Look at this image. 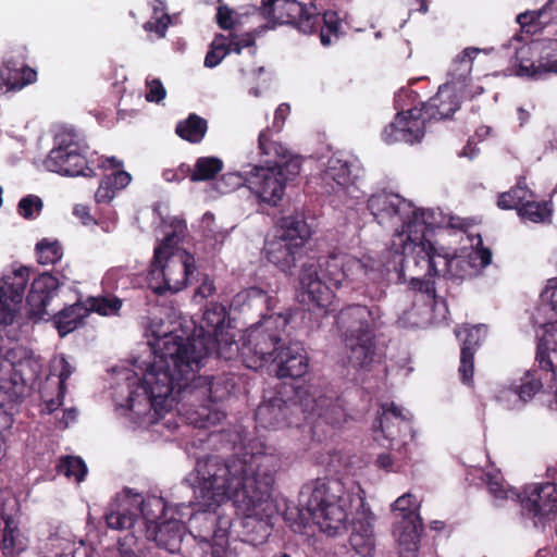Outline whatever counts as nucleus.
<instances>
[{"label":"nucleus","mask_w":557,"mask_h":557,"mask_svg":"<svg viewBox=\"0 0 557 557\" xmlns=\"http://www.w3.org/2000/svg\"><path fill=\"white\" fill-rule=\"evenodd\" d=\"M1 86L4 91L21 90L37 78V73L27 66L24 60H5L0 67Z\"/></svg>","instance_id":"473e14b6"},{"label":"nucleus","mask_w":557,"mask_h":557,"mask_svg":"<svg viewBox=\"0 0 557 557\" xmlns=\"http://www.w3.org/2000/svg\"><path fill=\"white\" fill-rule=\"evenodd\" d=\"M26 280L22 275L10 276L0 287V324H11L22 302Z\"/></svg>","instance_id":"7c9ffc66"},{"label":"nucleus","mask_w":557,"mask_h":557,"mask_svg":"<svg viewBox=\"0 0 557 557\" xmlns=\"http://www.w3.org/2000/svg\"><path fill=\"white\" fill-rule=\"evenodd\" d=\"M543 305L537 309V313L554 311L557 315V277L548 280L545 289L541 294Z\"/></svg>","instance_id":"4d7b16f0"},{"label":"nucleus","mask_w":557,"mask_h":557,"mask_svg":"<svg viewBox=\"0 0 557 557\" xmlns=\"http://www.w3.org/2000/svg\"><path fill=\"white\" fill-rule=\"evenodd\" d=\"M503 51L510 58L517 76L543 79L549 75H557V39L555 38L528 44L515 36L503 46Z\"/></svg>","instance_id":"ddd939ff"},{"label":"nucleus","mask_w":557,"mask_h":557,"mask_svg":"<svg viewBox=\"0 0 557 557\" xmlns=\"http://www.w3.org/2000/svg\"><path fill=\"white\" fill-rule=\"evenodd\" d=\"M284 520L295 533H302L308 523V518L305 517L302 511L296 507L287 508L284 513Z\"/></svg>","instance_id":"13d9d810"},{"label":"nucleus","mask_w":557,"mask_h":557,"mask_svg":"<svg viewBox=\"0 0 557 557\" xmlns=\"http://www.w3.org/2000/svg\"><path fill=\"white\" fill-rule=\"evenodd\" d=\"M226 309L221 304H210L203 312L198 330H195L193 336H189V344L194 346L197 343V348L194 350L206 349L203 360L211 356L213 352L219 357L220 347L226 345V341H235L234 335L230 333V323L226 322Z\"/></svg>","instance_id":"a211bd4d"},{"label":"nucleus","mask_w":557,"mask_h":557,"mask_svg":"<svg viewBox=\"0 0 557 557\" xmlns=\"http://www.w3.org/2000/svg\"><path fill=\"white\" fill-rule=\"evenodd\" d=\"M216 23L223 29H231L234 26L233 11L226 5H219Z\"/></svg>","instance_id":"0e129e2a"},{"label":"nucleus","mask_w":557,"mask_h":557,"mask_svg":"<svg viewBox=\"0 0 557 557\" xmlns=\"http://www.w3.org/2000/svg\"><path fill=\"white\" fill-rule=\"evenodd\" d=\"M146 95L145 98L149 102H160L166 96V90L160 79L148 77L146 79Z\"/></svg>","instance_id":"052dcab7"},{"label":"nucleus","mask_w":557,"mask_h":557,"mask_svg":"<svg viewBox=\"0 0 557 557\" xmlns=\"http://www.w3.org/2000/svg\"><path fill=\"white\" fill-rule=\"evenodd\" d=\"M262 14L281 24H295L304 34H312L320 26V16L314 5L305 7L297 0L268 2L261 7Z\"/></svg>","instance_id":"aec40b11"},{"label":"nucleus","mask_w":557,"mask_h":557,"mask_svg":"<svg viewBox=\"0 0 557 557\" xmlns=\"http://www.w3.org/2000/svg\"><path fill=\"white\" fill-rule=\"evenodd\" d=\"M455 335L462 343L459 373L462 382L470 384L474 370V351L486 336V326L479 324L471 327H457Z\"/></svg>","instance_id":"a878e982"},{"label":"nucleus","mask_w":557,"mask_h":557,"mask_svg":"<svg viewBox=\"0 0 557 557\" xmlns=\"http://www.w3.org/2000/svg\"><path fill=\"white\" fill-rule=\"evenodd\" d=\"M480 52L479 48L469 47L456 55L447 72L445 84L454 85V88L458 89L459 92H463L472 71L473 60Z\"/></svg>","instance_id":"c9c22d12"},{"label":"nucleus","mask_w":557,"mask_h":557,"mask_svg":"<svg viewBox=\"0 0 557 557\" xmlns=\"http://www.w3.org/2000/svg\"><path fill=\"white\" fill-rule=\"evenodd\" d=\"M22 396H12V397H3V401L0 403V436H7V433L10 431L13 424V416L9 412L5 407L9 404L17 401Z\"/></svg>","instance_id":"bf43d9fd"},{"label":"nucleus","mask_w":557,"mask_h":557,"mask_svg":"<svg viewBox=\"0 0 557 557\" xmlns=\"http://www.w3.org/2000/svg\"><path fill=\"white\" fill-rule=\"evenodd\" d=\"M392 269L397 270L396 262L392 265L370 255L357 258L333 250L319 257L315 263L302 265L298 297L304 305L326 310L336 299L334 290H355L368 284H380Z\"/></svg>","instance_id":"20e7f679"},{"label":"nucleus","mask_w":557,"mask_h":557,"mask_svg":"<svg viewBox=\"0 0 557 557\" xmlns=\"http://www.w3.org/2000/svg\"><path fill=\"white\" fill-rule=\"evenodd\" d=\"M511 191L515 196L513 200L516 202L518 211H519V207L523 206L528 200L533 198L532 191L522 182H519L517 184V186L511 188Z\"/></svg>","instance_id":"e2e57ef3"},{"label":"nucleus","mask_w":557,"mask_h":557,"mask_svg":"<svg viewBox=\"0 0 557 557\" xmlns=\"http://www.w3.org/2000/svg\"><path fill=\"white\" fill-rule=\"evenodd\" d=\"M306 510L320 531L335 536L347 530L351 515L349 542L354 550L362 557H372L375 549L373 523L374 513L366 503L364 492L358 486L356 493H345L339 483L317 481L306 502Z\"/></svg>","instance_id":"39448f33"},{"label":"nucleus","mask_w":557,"mask_h":557,"mask_svg":"<svg viewBox=\"0 0 557 557\" xmlns=\"http://www.w3.org/2000/svg\"><path fill=\"white\" fill-rule=\"evenodd\" d=\"M78 541L66 525L57 527L45 540L41 557H72Z\"/></svg>","instance_id":"72a5a7b5"},{"label":"nucleus","mask_w":557,"mask_h":557,"mask_svg":"<svg viewBox=\"0 0 557 557\" xmlns=\"http://www.w3.org/2000/svg\"><path fill=\"white\" fill-rule=\"evenodd\" d=\"M36 255L40 264H54L61 260L63 250L57 239L44 238L36 245Z\"/></svg>","instance_id":"de8ad7c7"},{"label":"nucleus","mask_w":557,"mask_h":557,"mask_svg":"<svg viewBox=\"0 0 557 557\" xmlns=\"http://www.w3.org/2000/svg\"><path fill=\"white\" fill-rule=\"evenodd\" d=\"M140 494L131 491L117 495L108 506L104 519L112 530H132L143 524L139 517Z\"/></svg>","instance_id":"5701e85b"},{"label":"nucleus","mask_w":557,"mask_h":557,"mask_svg":"<svg viewBox=\"0 0 557 557\" xmlns=\"http://www.w3.org/2000/svg\"><path fill=\"white\" fill-rule=\"evenodd\" d=\"M98 162L100 168L115 170L113 173L103 176L95 194L97 203H109L120 190L131 183L132 176L128 172L121 170L123 162L115 157H101Z\"/></svg>","instance_id":"bb28decb"},{"label":"nucleus","mask_w":557,"mask_h":557,"mask_svg":"<svg viewBox=\"0 0 557 557\" xmlns=\"http://www.w3.org/2000/svg\"><path fill=\"white\" fill-rule=\"evenodd\" d=\"M86 150L87 147L74 131L60 132L44 165L48 171L63 176H92L94 171L87 166Z\"/></svg>","instance_id":"dca6fc26"},{"label":"nucleus","mask_w":557,"mask_h":557,"mask_svg":"<svg viewBox=\"0 0 557 557\" xmlns=\"http://www.w3.org/2000/svg\"><path fill=\"white\" fill-rule=\"evenodd\" d=\"M288 323V313L263 314L262 320L240 337V345L236 341H226V345L220 347L219 358L232 360L239 357L243 364L252 370L273 363L286 343L282 333Z\"/></svg>","instance_id":"6e6552de"},{"label":"nucleus","mask_w":557,"mask_h":557,"mask_svg":"<svg viewBox=\"0 0 557 557\" xmlns=\"http://www.w3.org/2000/svg\"><path fill=\"white\" fill-rule=\"evenodd\" d=\"M51 369L52 373H57L59 377L60 395H65V382L74 372V368L69 363L65 357L61 355L52 360Z\"/></svg>","instance_id":"6e6d98bb"},{"label":"nucleus","mask_w":557,"mask_h":557,"mask_svg":"<svg viewBox=\"0 0 557 557\" xmlns=\"http://www.w3.org/2000/svg\"><path fill=\"white\" fill-rule=\"evenodd\" d=\"M208 124L207 121L197 114H190L186 120L181 121L176 125V134L193 144L200 143L206 133Z\"/></svg>","instance_id":"ea45409f"},{"label":"nucleus","mask_w":557,"mask_h":557,"mask_svg":"<svg viewBox=\"0 0 557 557\" xmlns=\"http://www.w3.org/2000/svg\"><path fill=\"white\" fill-rule=\"evenodd\" d=\"M200 228L207 244L212 248H216L222 245L228 235L227 231L220 228L215 224L214 215L211 212H206L202 215Z\"/></svg>","instance_id":"49530a36"},{"label":"nucleus","mask_w":557,"mask_h":557,"mask_svg":"<svg viewBox=\"0 0 557 557\" xmlns=\"http://www.w3.org/2000/svg\"><path fill=\"white\" fill-rule=\"evenodd\" d=\"M58 472L79 483L87 474V466L82 458L67 456L60 460Z\"/></svg>","instance_id":"09e8293b"},{"label":"nucleus","mask_w":557,"mask_h":557,"mask_svg":"<svg viewBox=\"0 0 557 557\" xmlns=\"http://www.w3.org/2000/svg\"><path fill=\"white\" fill-rule=\"evenodd\" d=\"M422 523L395 522L394 535L396 536L400 557H414L418 548Z\"/></svg>","instance_id":"4c0bfd02"},{"label":"nucleus","mask_w":557,"mask_h":557,"mask_svg":"<svg viewBox=\"0 0 557 557\" xmlns=\"http://www.w3.org/2000/svg\"><path fill=\"white\" fill-rule=\"evenodd\" d=\"M63 285L57 276L49 272L41 273L33 283L27 296L28 317L36 321H46L53 317V323L60 336H65L76 330L87 318L88 309L85 302H75L52 314L50 309Z\"/></svg>","instance_id":"f8f14e48"},{"label":"nucleus","mask_w":557,"mask_h":557,"mask_svg":"<svg viewBox=\"0 0 557 557\" xmlns=\"http://www.w3.org/2000/svg\"><path fill=\"white\" fill-rule=\"evenodd\" d=\"M488 493L495 506L519 502L521 515L534 528H544L557 517V484L554 482L527 484L521 493L509 486L498 471L485 473Z\"/></svg>","instance_id":"9d476101"},{"label":"nucleus","mask_w":557,"mask_h":557,"mask_svg":"<svg viewBox=\"0 0 557 557\" xmlns=\"http://www.w3.org/2000/svg\"><path fill=\"white\" fill-rule=\"evenodd\" d=\"M300 173V159L290 160L284 166L255 165L247 172V188L259 203L276 207L285 194L286 182Z\"/></svg>","instance_id":"2eb2a0df"},{"label":"nucleus","mask_w":557,"mask_h":557,"mask_svg":"<svg viewBox=\"0 0 557 557\" xmlns=\"http://www.w3.org/2000/svg\"><path fill=\"white\" fill-rule=\"evenodd\" d=\"M295 396L299 401L301 411L306 413V420L317 416L332 425L345 421L346 413L339 400H333L331 397L321 395L315 387L297 386Z\"/></svg>","instance_id":"4be33fe9"},{"label":"nucleus","mask_w":557,"mask_h":557,"mask_svg":"<svg viewBox=\"0 0 557 557\" xmlns=\"http://www.w3.org/2000/svg\"><path fill=\"white\" fill-rule=\"evenodd\" d=\"M380 307L349 305L337 315L348 350V361L356 369L367 368L374 356V332L382 324Z\"/></svg>","instance_id":"9b49d317"},{"label":"nucleus","mask_w":557,"mask_h":557,"mask_svg":"<svg viewBox=\"0 0 557 557\" xmlns=\"http://www.w3.org/2000/svg\"><path fill=\"white\" fill-rule=\"evenodd\" d=\"M301 410L299 401L294 397L293 406H288L282 398L274 397L262 403L256 410L255 419L257 428L265 430L282 429L292 425L294 422L287 420V413Z\"/></svg>","instance_id":"c85d7f7f"},{"label":"nucleus","mask_w":557,"mask_h":557,"mask_svg":"<svg viewBox=\"0 0 557 557\" xmlns=\"http://www.w3.org/2000/svg\"><path fill=\"white\" fill-rule=\"evenodd\" d=\"M184 513L177 510V517L171 513L168 519L157 524H148L145 531L147 540L154 542L159 547L174 553L180 548L186 529Z\"/></svg>","instance_id":"393cba45"},{"label":"nucleus","mask_w":557,"mask_h":557,"mask_svg":"<svg viewBox=\"0 0 557 557\" xmlns=\"http://www.w3.org/2000/svg\"><path fill=\"white\" fill-rule=\"evenodd\" d=\"M42 209V201L38 196L28 195L23 197L17 205V211L24 219H36Z\"/></svg>","instance_id":"5fc2aeb1"},{"label":"nucleus","mask_w":557,"mask_h":557,"mask_svg":"<svg viewBox=\"0 0 557 557\" xmlns=\"http://www.w3.org/2000/svg\"><path fill=\"white\" fill-rule=\"evenodd\" d=\"M240 438L237 451L222 460L211 456L198 460L195 470L185 481L194 492L199 510L189 511L193 502L172 508L188 517L189 534L198 541L202 557H238L236 546L226 545L232 517L223 506L232 502L238 519L235 530L240 542L253 546L263 544L271 534V519L277 508L272 497L275 474L281 467L276 448L261 438Z\"/></svg>","instance_id":"f257e3e1"},{"label":"nucleus","mask_w":557,"mask_h":557,"mask_svg":"<svg viewBox=\"0 0 557 557\" xmlns=\"http://www.w3.org/2000/svg\"><path fill=\"white\" fill-rule=\"evenodd\" d=\"M140 500L139 517L145 531L147 530L148 524L160 523L162 520L168 519L170 512L172 513V507L166 506L164 499L160 496L148 495L147 497H143L140 495Z\"/></svg>","instance_id":"58836bf2"},{"label":"nucleus","mask_w":557,"mask_h":557,"mask_svg":"<svg viewBox=\"0 0 557 557\" xmlns=\"http://www.w3.org/2000/svg\"><path fill=\"white\" fill-rule=\"evenodd\" d=\"M152 17L144 24V29L146 32H154L159 38H163L169 25L171 24V17L166 13L165 3L161 0H154L152 3Z\"/></svg>","instance_id":"37998d69"},{"label":"nucleus","mask_w":557,"mask_h":557,"mask_svg":"<svg viewBox=\"0 0 557 557\" xmlns=\"http://www.w3.org/2000/svg\"><path fill=\"white\" fill-rule=\"evenodd\" d=\"M535 367L525 371L519 384L502 388L496 398L507 409H518L546 385L557 387V319L542 323Z\"/></svg>","instance_id":"1a4fd4ad"},{"label":"nucleus","mask_w":557,"mask_h":557,"mask_svg":"<svg viewBox=\"0 0 557 557\" xmlns=\"http://www.w3.org/2000/svg\"><path fill=\"white\" fill-rule=\"evenodd\" d=\"M368 209L381 225L397 226L391 239V251L405 258L410 251L411 245L404 244V247L396 244V236L413 235L416 232L424 233L431 228L438 227L442 223L441 213L433 209H422L413 206L412 202L398 194L381 191L368 199ZM413 240L414 236H410Z\"/></svg>","instance_id":"0eeeda50"},{"label":"nucleus","mask_w":557,"mask_h":557,"mask_svg":"<svg viewBox=\"0 0 557 557\" xmlns=\"http://www.w3.org/2000/svg\"><path fill=\"white\" fill-rule=\"evenodd\" d=\"M362 170L358 160H351L343 153L332 154L322 164L319 180L323 193L336 196L345 202L347 198H359L356 186Z\"/></svg>","instance_id":"f3484780"},{"label":"nucleus","mask_w":557,"mask_h":557,"mask_svg":"<svg viewBox=\"0 0 557 557\" xmlns=\"http://www.w3.org/2000/svg\"><path fill=\"white\" fill-rule=\"evenodd\" d=\"M420 503L410 493L399 496L392 505L396 522H419L421 521L418 509Z\"/></svg>","instance_id":"a19ab883"},{"label":"nucleus","mask_w":557,"mask_h":557,"mask_svg":"<svg viewBox=\"0 0 557 557\" xmlns=\"http://www.w3.org/2000/svg\"><path fill=\"white\" fill-rule=\"evenodd\" d=\"M379 422L383 436L391 442L396 438L397 432H411V414L394 404L382 406Z\"/></svg>","instance_id":"f704fd0d"},{"label":"nucleus","mask_w":557,"mask_h":557,"mask_svg":"<svg viewBox=\"0 0 557 557\" xmlns=\"http://www.w3.org/2000/svg\"><path fill=\"white\" fill-rule=\"evenodd\" d=\"M234 305L236 306H248L256 307L261 305H267L268 311H270L274 305L275 300L269 297L262 289L259 287H250L240 293H238L234 298Z\"/></svg>","instance_id":"a18cd8bd"},{"label":"nucleus","mask_w":557,"mask_h":557,"mask_svg":"<svg viewBox=\"0 0 557 557\" xmlns=\"http://www.w3.org/2000/svg\"><path fill=\"white\" fill-rule=\"evenodd\" d=\"M275 373L280 379H297L308 371V357L301 343H285L275 361Z\"/></svg>","instance_id":"c756f323"},{"label":"nucleus","mask_w":557,"mask_h":557,"mask_svg":"<svg viewBox=\"0 0 557 557\" xmlns=\"http://www.w3.org/2000/svg\"><path fill=\"white\" fill-rule=\"evenodd\" d=\"M376 466L384 471H399L403 463L396 456H392L389 453L380 454L376 458Z\"/></svg>","instance_id":"680f3d73"},{"label":"nucleus","mask_w":557,"mask_h":557,"mask_svg":"<svg viewBox=\"0 0 557 557\" xmlns=\"http://www.w3.org/2000/svg\"><path fill=\"white\" fill-rule=\"evenodd\" d=\"M258 141L262 154L274 157L277 159L274 165L280 164L284 166V164H286L290 160L298 159L297 157H292L288 149L284 147L281 143L269 140L267 132L264 131L259 134Z\"/></svg>","instance_id":"c03bdc74"},{"label":"nucleus","mask_w":557,"mask_h":557,"mask_svg":"<svg viewBox=\"0 0 557 557\" xmlns=\"http://www.w3.org/2000/svg\"><path fill=\"white\" fill-rule=\"evenodd\" d=\"M88 314L97 312L101 315H111L119 312L122 301L117 297H90L85 302Z\"/></svg>","instance_id":"3c124183"},{"label":"nucleus","mask_w":557,"mask_h":557,"mask_svg":"<svg viewBox=\"0 0 557 557\" xmlns=\"http://www.w3.org/2000/svg\"><path fill=\"white\" fill-rule=\"evenodd\" d=\"M411 92L401 90L395 96V104L400 111L397 112L395 120L391 122L382 132L384 143L391 145L395 143L414 144L421 141L424 136L426 124L431 122L424 110L421 108H410L405 110L400 106L403 98H409Z\"/></svg>","instance_id":"6ab92c4d"},{"label":"nucleus","mask_w":557,"mask_h":557,"mask_svg":"<svg viewBox=\"0 0 557 557\" xmlns=\"http://www.w3.org/2000/svg\"><path fill=\"white\" fill-rule=\"evenodd\" d=\"M215 189L220 194H228L242 186L247 187V172H226L214 184Z\"/></svg>","instance_id":"603ef678"},{"label":"nucleus","mask_w":557,"mask_h":557,"mask_svg":"<svg viewBox=\"0 0 557 557\" xmlns=\"http://www.w3.org/2000/svg\"><path fill=\"white\" fill-rule=\"evenodd\" d=\"M72 557H100L99 553L83 540H78L76 549H73Z\"/></svg>","instance_id":"774afa93"},{"label":"nucleus","mask_w":557,"mask_h":557,"mask_svg":"<svg viewBox=\"0 0 557 557\" xmlns=\"http://www.w3.org/2000/svg\"><path fill=\"white\" fill-rule=\"evenodd\" d=\"M459 90L454 85L443 84L437 94L426 103H422V109L431 121H440L450 117L460 106Z\"/></svg>","instance_id":"2f4dec72"},{"label":"nucleus","mask_w":557,"mask_h":557,"mask_svg":"<svg viewBox=\"0 0 557 557\" xmlns=\"http://www.w3.org/2000/svg\"><path fill=\"white\" fill-rule=\"evenodd\" d=\"M322 20L324 25L320 30V40L321 44L326 47L332 44V37H337L341 27V20L334 11H326L323 14Z\"/></svg>","instance_id":"864d4df0"},{"label":"nucleus","mask_w":557,"mask_h":557,"mask_svg":"<svg viewBox=\"0 0 557 557\" xmlns=\"http://www.w3.org/2000/svg\"><path fill=\"white\" fill-rule=\"evenodd\" d=\"M145 335L151 349L148 360L113 370V400L125 408L139 426L158 424L175 406L178 416L199 429L214 426L226 414L221 401L235 389V376H195L203 364L206 349L189 344L182 330L162 318H149Z\"/></svg>","instance_id":"f03ea898"},{"label":"nucleus","mask_w":557,"mask_h":557,"mask_svg":"<svg viewBox=\"0 0 557 557\" xmlns=\"http://www.w3.org/2000/svg\"><path fill=\"white\" fill-rule=\"evenodd\" d=\"M552 209L547 202H537L532 198L523 206L519 207L518 214L523 219L534 223L544 222L550 215Z\"/></svg>","instance_id":"8fccbe9b"},{"label":"nucleus","mask_w":557,"mask_h":557,"mask_svg":"<svg viewBox=\"0 0 557 557\" xmlns=\"http://www.w3.org/2000/svg\"><path fill=\"white\" fill-rule=\"evenodd\" d=\"M434 228L424 233L401 237L396 244L411 245L410 251L399 261V280L408 284L406 297L412 302L398 318L404 327H425L445 322L448 307L445 299L436 296L435 278L443 275L450 280H465L476 275L492 261L486 248H461L450 256L444 248H436L431 239Z\"/></svg>","instance_id":"7ed1b4c3"},{"label":"nucleus","mask_w":557,"mask_h":557,"mask_svg":"<svg viewBox=\"0 0 557 557\" xmlns=\"http://www.w3.org/2000/svg\"><path fill=\"white\" fill-rule=\"evenodd\" d=\"M244 48H250L256 53L253 38L249 34L237 35L231 33L228 36L218 34L210 45L205 58V66L213 69L231 52L240 53Z\"/></svg>","instance_id":"cd10ccee"},{"label":"nucleus","mask_w":557,"mask_h":557,"mask_svg":"<svg viewBox=\"0 0 557 557\" xmlns=\"http://www.w3.org/2000/svg\"><path fill=\"white\" fill-rule=\"evenodd\" d=\"M310 236V228L304 219L285 216L281 219L274 237L265 240V258L281 271L290 272L296 265L297 253Z\"/></svg>","instance_id":"4468645a"},{"label":"nucleus","mask_w":557,"mask_h":557,"mask_svg":"<svg viewBox=\"0 0 557 557\" xmlns=\"http://www.w3.org/2000/svg\"><path fill=\"white\" fill-rule=\"evenodd\" d=\"M30 351L20 345L5 348L0 343V403L3 397L23 396L26 382L17 367L29 362Z\"/></svg>","instance_id":"412c9836"},{"label":"nucleus","mask_w":557,"mask_h":557,"mask_svg":"<svg viewBox=\"0 0 557 557\" xmlns=\"http://www.w3.org/2000/svg\"><path fill=\"white\" fill-rule=\"evenodd\" d=\"M186 232L185 220L171 218L165 224L163 242L154 249L149 286L159 295L183 290L197 271L194 256L178 247Z\"/></svg>","instance_id":"423d86ee"},{"label":"nucleus","mask_w":557,"mask_h":557,"mask_svg":"<svg viewBox=\"0 0 557 557\" xmlns=\"http://www.w3.org/2000/svg\"><path fill=\"white\" fill-rule=\"evenodd\" d=\"M17 500L0 492V521L3 522L1 548L7 556H15L26 549L27 543L17 528Z\"/></svg>","instance_id":"b1692460"},{"label":"nucleus","mask_w":557,"mask_h":557,"mask_svg":"<svg viewBox=\"0 0 557 557\" xmlns=\"http://www.w3.org/2000/svg\"><path fill=\"white\" fill-rule=\"evenodd\" d=\"M188 172H189V168H187L185 165H181L177 169L164 170L162 173V176L166 182L178 183V182H182L186 177Z\"/></svg>","instance_id":"338daca9"},{"label":"nucleus","mask_w":557,"mask_h":557,"mask_svg":"<svg viewBox=\"0 0 557 557\" xmlns=\"http://www.w3.org/2000/svg\"><path fill=\"white\" fill-rule=\"evenodd\" d=\"M223 169V162L216 157H201L196 160L190 171L193 182H203L215 177Z\"/></svg>","instance_id":"79ce46f5"},{"label":"nucleus","mask_w":557,"mask_h":557,"mask_svg":"<svg viewBox=\"0 0 557 557\" xmlns=\"http://www.w3.org/2000/svg\"><path fill=\"white\" fill-rule=\"evenodd\" d=\"M126 275H127L126 268H124V267L112 268L106 273V275L103 277V283L106 285H108L109 287L113 288V287L117 286L120 280L126 277Z\"/></svg>","instance_id":"69168bd1"},{"label":"nucleus","mask_w":557,"mask_h":557,"mask_svg":"<svg viewBox=\"0 0 557 557\" xmlns=\"http://www.w3.org/2000/svg\"><path fill=\"white\" fill-rule=\"evenodd\" d=\"M554 20H557V0H549L539 10L525 11L517 15V23L530 34L540 32Z\"/></svg>","instance_id":"e433bc0d"}]
</instances>
